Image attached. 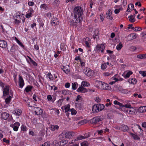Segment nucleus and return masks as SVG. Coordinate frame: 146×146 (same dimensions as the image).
Listing matches in <instances>:
<instances>
[{"mask_svg": "<svg viewBox=\"0 0 146 146\" xmlns=\"http://www.w3.org/2000/svg\"><path fill=\"white\" fill-rule=\"evenodd\" d=\"M33 88V87L31 86H27L25 88V90L27 92H29L31 91Z\"/></svg>", "mask_w": 146, "mask_h": 146, "instance_id": "30", "label": "nucleus"}, {"mask_svg": "<svg viewBox=\"0 0 146 146\" xmlns=\"http://www.w3.org/2000/svg\"><path fill=\"white\" fill-rule=\"evenodd\" d=\"M102 119L101 117L100 116L95 117L91 120V122L93 124H96L98 122L101 121Z\"/></svg>", "mask_w": 146, "mask_h": 146, "instance_id": "6", "label": "nucleus"}, {"mask_svg": "<svg viewBox=\"0 0 146 146\" xmlns=\"http://www.w3.org/2000/svg\"><path fill=\"white\" fill-rule=\"evenodd\" d=\"M3 142H5L7 144H8L9 143V140H7L6 138H3Z\"/></svg>", "mask_w": 146, "mask_h": 146, "instance_id": "60", "label": "nucleus"}, {"mask_svg": "<svg viewBox=\"0 0 146 146\" xmlns=\"http://www.w3.org/2000/svg\"><path fill=\"white\" fill-rule=\"evenodd\" d=\"M34 2L33 1H29L28 2V4L29 6H33L34 5Z\"/></svg>", "mask_w": 146, "mask_h": 146, "instance_id": "63", "label": "nucleus"}, {"mask_svg": "<svg viewBox=\"0 0 146 146\" xmlns=\"http://www.w3.org/2000/svg\"><path fill=\"white\" fill-rule=\"evenodd\" d=\"M104 105L98 104L94 105L92 107V111L94 113H98L102 110L104 108Z\"/></svg>", "mask_w": 146, "mask_h": 146, "instance_id": "2", "label": "nucleus"}, {"mask_svg": "<svg viewBox=\"0 0 146 146\" xmlns=\"http://www.w3.org/2000/svg\"><path fill=\"white\" fill-rule=\"evenodd\" d=\"M134 31H140L142 29L141 28V27H135V28H134V29H133Z\"/></svg>", "mask_w": 146, "mask_h": 146, "instance_id": "48", "label": "nucleus"}, {"mask_svg": "<svg viewBox=\"0 0 146 146\" xmlns=\"http://www.w3.org/2000/svg\"><path fill=\"white\" fill-rule=\"evenodd\" d=\"M84 137L83 136L81 135H79L76 138L74 139L75 141L80 140L83 139H84Z\"/></svg>", "mask_w": 146, "mask_h": 146, "instance_id": "36", "label": "nucleus"}, {"mask_svg": "<svg viewBox=\"0 0 146 146\" xmlns=\"http://www.w3.org/2000/svg\"><path fill=\"white\" fill-rule=\"evenodd\" d=\"M82 99V98L81 96L79 95H78L77 96V98L76 99V101H78V100H81Z\"/></svg>", "mask_w": 146, "mask_h": 146, "instance_id": "56", "label": "nucleus"}, {"mask_svg": "<svg viewBox=\"0 0 146 146\" xmlns=\"http://www.w3.org/2000/svg\"><path fill=\"white\" fill-rule=\"evenodd\" d=\"M13 113L16 115H19L21 114L22 111L21 110L19 109H16L13 111Z\"/></svg>", "mask_w": 146, "mask_h": 146, "instance_id": "20", "label": "nucleus"}, {"mask_svg": "<svg viewBox=\"0 0 146 146\" xmlns=\"http://www.w3.org/2000/svg\"><path fill=\"white\" fill-rule=\"evenodd\" d=\"M27 128L26 126L24 125H22L21 127V129L22 131H26V130Z\"/></svg>", "mask_w": 146, "mask_h": 146, "instance_id": "61", "label": "nucleus"}, {"mask_svg": "<svg viewBox=\"0 0 146 146\" xmlns=\"http://www.w3.org/2000/svg\"><path fill=\"white\" fill-rule=\"evenodd\" d=\"M47 76L51 80H53V77L52 76V75L50 73H48L47 74Z\"/></svg>", "mask_w": 146, "mask_h": 146, "instance_id": "44", "label": "nucleus"}, {"mask_svg": "<svg viewBox=\"0 0 146 146\" xmlns=\"http://www.w3.org/2000/svg\"><path fill=\"white\" fill-rule=\"evenodd\" d=\"M7 46V42L4 40H0V47L3 48H5Z\"/></svg>", "mask_w": 146, "mask_h": 146, "instance_id": "14", "label": "nucleus"}, {"mask_svg": "<svg viewBox=\"0 0 146 146\" xmlns=\"http://www.w3.org/2000/svg\"><path fill=\"white\" fill-rule=\"evenodd\" d=\"M63 99H60L57 102L58 104L60 106H61L62 104V102L63 101Z\"/></svg>", "mask_w": 146, "mask_h": 146, "instance_id": "55", "label": "nucleus"}, {"mask_svg": "<svg viewBox=\"0 0 146 146\" xmlns=\"http://www.w3.org/2000/svg\"><path fill=\"white\" fill-rule=\"evenodd\" d=\"M47 98L48 101H51L52 102V98L51 95H48L47 97Z\"/></svg>", "mask_w": 146, "mask_h": 146, "instance_id": "57", "label": "nucleus"}, {"mask_svg": "<svg viewBox=\"0 0 146 146\" xmlns=\"http://www.w3.org/2000/svg\"><path fill=\"white\" fill-rule=\"evenodd\" d=\"M94 35H93V38L96 40L99 38V31L98 29H96L94 32Z\"/></svg>", "mask_w": 146, "mask_h": 146, "instance_id": "12", "label": "nucleus"}, {"mask_svg": "<svg viewBox=\"0 0 146 146\" xmlns=\"http://www.w3.org/2000/svg\"><path fill=\"white\" fill-rule=\"evenodd\" d=\"M129 108L127 111V112L128 113L131 114H134L135 113V110L132 107H131L130 105L128 104L125 105L124 108Z\"/></svg>", "mask_w": 146, "mask_h": 146, "instance_id": "3", "label": "nucleus"}, {"mask_svg": "<svg viewBox=\"0 0 146 146\" xmlns=\"http://www.w3.org/2000/svg\"><path fill=\"white\" fill-rule=\"evenodd\" d=\"M70 112H71L72 115H74L76 113V111L74 109H72L70 111Z\"/></svg>", "mask_w": 146, "mask_h": 146, "instance_id": "43", "label": "nucleus"}, {"mask_svg": "<svg viewBox=\"0 0 146 146\" xmlns=\"http://www.w3.org/2000/svg\"><path fill=\"white\" fill-rule=\"evenodd\" d=\"M72 88L73 90H75L76 89V84L75 83H72Z\"/></svg>", "mask_w": 146, "mask_h": 146, "instance_id": "54", "label": "nucleus"}, {"mask_svg": "<svg viewBox=\"0 0 146 146\" xmlns=\"http://www.w3.org/2000/svg\"><path fill=\"white\" fill-rule=\"evenodd\" d=\"M90 85L89 83L87 82L82 81L81 83V86H88Z\"/></svg>", "mask_w": 146, "mask_h": 146, "instance_id": "35", "label": "nucleus"}, {"mask_svg": "<svg viewBox=\"0 0 146 146\" xmlns=\"http://www.w3.org/2000/svg\"><path fill=\"white\" fill-rule=\"evenodd\" d=\"M105 46L104 45L101 44L97 45L95 48V50L99 51H101L102 52H103Z\"/></svg>", "mask_w": 146, "mask_h": 146, "instance_id": "7", "label": "nucleus"}, {"mask_svg": "<svg viewBox=\"0 0 146 146\" xmlns=\"http://www.w3.org/2000/svg\"><path fill=\"white\" fill-rule=\"evenodd\" d=\"M17 49V46L16 45H14L11 47L10 49V51L12 52H14L16 51Z\"/></svg>", "mask_w": 146, "mask_h": 146, "instance_id": "23", "label": "nucleus"}, {"mask_svg": "<svg viewBox=\"0 0 146 146\" xmlns=\"http://www.w3.org/2000/svg\"><path fill=\"white\" fill-rule=\"evenodd\" d=\"M122 47V44L120 42L118 45H117V46H116V48L117 50H119L121 49V48Z\"/></svg>", "mask_w": 146, "mask_h": 146, "instance_id": "40", "label": "nucleus"}, {"mask_svg": "<svg viewBox=\"0 0 146 146\" xmlns=\"http://www.w3.org/2000/svg\"><path fill=\"white\" fill-rule=\"evenodd\" d=\"M122 127V130L123 132L127 131L128 130V127L126 125H121Z\"/></svg>", "mask_w": 146, "mask_h": 146, "instance_id": "29", "label": "nucleus"}, {"mask_svg": "<svg viewBox=\"0 0 146 146\" xmlns=\"http://www.w3.org/2000/svg\"><path fill=\"white\" fill-rule=\"evenodd\" d=\"M68 142L67 140H63L60 142V146H62L65 145Z\"/></svg>", "mask_w": 146, "mask_h": 146, "instance_id": "27", "label": "nucleus"}, {"mask_svg": "<svg viewBox=\"0 0 146 146\" xmlns=\"http://www.w3.org/2000/svg\"><path fill=\"white\" fill-rule=\"evenodd\" d=\"M21 22V20L19 19H15V23L17 24H18Z\"/></svg>", "mask_w": 146, "mask_h": 146, "instance_id": "53", "label": "nucleus"}, {"mask_svg": "<svg viewBox=\"0 0 146 146\" xmlns=\"http://www.w3.org/2000/svg\"><path fill=\"white\" fill-rule=\"evenodd\" d=\"M81 146H88L89 144L86 141H84L81 143Z\"/></svg>", "mask_w": 146, "mask_h": 146, "instance_id": "42", "label": "nucleus"}, {"mask_svg": "<svg viewBox=\"0 0 146 146\" xmlns=\"http://www.w3.org/2000/svg\"><path fill=\"white\" fill-rule=\"evenodd\" d=\"M9 93V89L7 87L3 89V94L4 95H7Z\"/></svg>", "mask_w": 146, "mask_h": 146, "instance_id": "24", "label": "nucleus"}, {"mask_svg": "<svg viewBox=\"0 0 146 146\" xmlns=\"http://www.w3.org/2000/svg\"><path fill=\"white\" fill-rule=\"evenodd\" d=\"M138 111L141 113L145 112L146 111V106L140 107L138 109Z\"/></svg>", "mask_w": 146, "mask_h": 146, "instance_id": "19", "label": "nucleus"}, {"mask_svg": "<svg viewBox=\"0 0 146 146\" xmlns=\"http://www.w3.org/2000/svg\"><path fill=\"white\" fill-rule=\"evenodd\" d=\"M70 86V84L68 82L66 83L65 84V86L66 88H69Z\"/></svg>", "mask_w": 146, "mask_h": 146, "instance_id": "62", "label": "nucleus"}, {"mask_svg": "<svg viewBox=\"0 0 146 146\" xmlns=\"http://www.w3.org/2000/svg\"><path fill=\"white\" fill-rule=\"evenodd\" d=\"M16 40L17 43L19 44L23 48L24 47V45L23 44L18 40L17 38H15Z\"/></svg>", "mask_w": 146, "mask_h": 146, "instance_id": "41", "label": "nucleus"}, {"mask_svg": "<svg viewBox=\"0 0 146 146\" xmlns=\"http://www.w3.org/2000/svg\"><path fill=\"white\" fill-rule=\"evenodd\" d=\"M74 19L76 21H78L80 23L82 21L83 11L82 7L80 6L75 7L74 9Z\"/></svg>", "mask_w": 146, "mask_h": 146, "instance_id": "1", "label": "nucleus"}, {"mask_svg": "<svg viewBox=\"0 0 146 146\" xmlns=\"http://www.w3.org/2000/svg\"><path fill=\"white\" fill-rule=\"evenodd\" d=\"M9 114L6 112L2 113L1 115V118L4 120H6L9 117Z\"/></svg>", "mask_w": 146, "mask_h": 146, "instance_id": "16", "label": "nucleus"}, {"mask_svg": "<svg viewBox=\"0 0 146 146\" xmlns=\"http://www.w3.org/2000/svg\"><path fill=\"white\" fill-rule=\"evenodd\" d=\"M130 134L132 136L134 139L137 140H139V138L137 135H135L132 133H130Z\"/></svg>", "mask_w": 146, "mask_h": 146, "instance_id": "39", "label": "nucleus"}, {"mask_svg": "<svg viewBox=\"0 0 146 146\" xmlns=\"http://www.w3.org/2000/svg\"><path fill=\"white\" fill-rule=\"evenodd\" d=\"M106 67V65L105 64H102L101 68L102 69H105Z\"/></svg>", "mask_w": 146, "mask_h": 146, "instance_id": "58", "label": "nucleus"}, {"mask_svg": "<svg viewBox=\"0 0 146 146\" xmlns=\"http://www.w3.org/2000/svg\"><path fill=\"white\" fill-rule=\"evenodd\" d=\"M112 13L111 10H109L107 13L106 17L108 19L112 20L113 19V17L111 16Z\"/></svg>", "mask_w": 146, "mask_h": 146, "instance_id": "13", "label": "nucleus"}, {"mask_svg": "<svg viewBox=\"0 0 146 146\" xmlns=\"http://www.w3.org/2000/svg\"><path fill=\"white\" fill-rule=\"evenodd\" d=\"M115 128L117 129L118 130H122V127L121 125V126H117L115 127Z\"/></svg>", "mask_w": 146, "mask_h": 146, "instance_id": "59", "label": "nucleus"}, {"mask_svg": "<svg viewBox=\"0 0 146 146\" xmlns=\"http://www.w3.org/2000/svg\"><path fill=\"white\" fill-rule=\"evenodd\" d=\"M84 136H83L84 137V139H85L86 138H87L90 136V135L87 133H85L84 134H83Z\"/></svg>", "mask_w": 146, "mask_h": 146, "instance_id": "46", "label": "nucleus"}, {"mask_svg": "<svg viewBox=\"0 0 146 146\" xmlns=\"http://www.w3.org/2000/svg\"><path fill=\"white\" fill-rule=\"evenodd\" d=\"M117 90L119 92H121L123 93H126L125 92V89H123L120 86H119L117 88Z\"/></svg>", "mask_w": 146, "mask_h": 146, "instance_id": "34", "label": "nucleus"}, {"mask_svg": "<svg viewBox=\"0 0 146 146\" xmlns=\"http://www.w3.org/2000/svg\"><path fill=\"white\" fill-rule=\"evenodd\" d=\"M122 9V8H120L118 9H116L114 11V12L115 14H117L119 13L120 11Z\"/></svg>", "mask_w": 146, "mask_h": 146, "instance_id": "52", "label": "nucleus"}, {"mask_svg": "<svg viewBox=\"0 0 146 146\" xmlns=\"http://www.w3.org/2000/svg\"><path fill=\"white\" fill-rule=\"evenodd\" d=\"M27 57L29 59H27L26 58V60L30 64L31 62L33 60H32V59L29 56H27Z\"/></svg>", "mask_w": 146, "mask_h": 146, "instance_id": "49", "label": "nucleus"}, {"mask_svg": "<svg viewBox=\"0 0 146 146\" xmlns=\"http://www.w3.org/2000/svg\"><path fill=\"white\" fill-rule=\"evenodd\" d=\"M34 110L35 114L37 115H41L43 112V110L40 108L35 107L34 108Z\"/></svg>", "mask_w": 146, "mask_h": 146, "instance_id": "8", "label": "nucleus"}, {"mask_svg": "<svg viewBox=\"0 0 146 146\" xmlns=\"http://www.w3.org/2000/svg\"><path fill=\"white\" fill-rule=\"evenodd\" d=\"M96 82L101 85V88L102 89L109 90L110 88L108 84L104 82L100 81H97Z\"/></svg>", "mask_w": 146, "mask_h": 146, "instance_id": "4", "label": "nucleus"}, {"mask_svg": "<svg viewBox=\"0 0 146 146\" xmlns=\"http://www.w3.org/2000/svg\"><path fill=\"white\" fill-rule=\"evenodd\" d=\"M66 135L65 131H63L62 133L60 135L59 137L60 139H63L64 137L66 138Z\"/></svg>", "mask_w": 146, "mask_h": 146, "instance_id": "32", "label": "nucleus"}, {"mask_svg": "<svg viewBox=\"0 0 146 146\" xmlns=\"http://www.w3.org/2000/svg\"><path fill=\"white\" fill-rule=\"evenodd\" d=\"M32 14V12H29L26 14V17L27 18H29L31 17Z\"/></svg>", "mask_w": 146, "mask_h": 146, "instance_id": "51", "label": "nucleus"}, {"mask_svg": "<svg viewBox=\"0 0 146 146\" xmlns=\"http://www.w3.org/2000/svg\"><path fill=\"white\" fill-rule=\"evenodd\" d=\"M11 97L9 96L5 99V102L7 104H9L11 100Z\"/></svg>", "mask_w": 146, "mask_h": 146, "instance_id": "28", "label": "nucleus"}, {"mask_svg": "<svg viewBox=\"0 0 146 146\" xmlns=\"http://www.w3.org/2000/svg\"><path fill=\"white\" fill-rule=\"evenodd\" d=\"M64 110H65V112L66 113V115L67 117L68 116V112L69 111L70 112V107L68 106H64Z\"/></svg>", "mask_w": 146, "mask_h": 146, "instance_id": "31", "label": "nucleus"}, {"mask_svg": "<svg viewBox=\"0 0 146 146\" xmlns=\"http://www.w3.org/2000/svg\"><path fill=\"white\" fill-rule=\"evenodd\" d=\"M63 66L62 68V69L63 70V71L64 72L66 73H68L70 71L69 69L68 68H69V67L68 66Z\"/></svg>", "mask_w": 146, "mask_h": 146, "instance_id": "26", "label": "nucleus"}, {"mask_svg": "<svg viewBox=\"0 0 146 146\" xmlns=\"http://www.w3.org/2000/svg\"><path fill=\"white\" fill-rule=\"evenodd\" d=\"M78 92L85 93L88 92V90L85 88L82 87V86L80 87L77 90Z\"/></svg>", "mask_w": 146, "mask_h": 146, "instance_id": "17", "label": "nucleus"}, {"mask_svg": "<svg viewBox=\"0 0 146 146\" xmlns=\"http://www.w3.org/2000/svg\"><path fill=\"white\" fill-rule=\"evenodd\" d=\"M128 81L131 84H135L137 83V80L135 78H132L129 79Z\"/></svg>", "mask_w": 146, "mask_h": 146, "instance_id": "22", "label": "nucleus"}, {"mask_svg": "<svg viewBox=\"0 0 146 146\" xmlns=\"http://www.w3.org/2000/svg\"><path fill=\"white\" fill-rule=\"evenodd\" d=\"M84 72L87 76H91V70L88 68H85L84 70Z\"/></svg>", "mask_w": 146, "mask_h": 146, "instance_id": "9", "label": "nucleus"}, {"mask_svg": "<svg viewBox=\"0 0 146 146\" xmlns=\"http://www.w3.org/2000/svg\"><path fill=\"white\" fill-rule=\"evenodd\" d=\"M19 125V123L18 122H16L14 125H13V130L15 131H17Z\"/></svg>", "mask_w": 146, "mask_h": 146, "instance_id": "21", "label": "nucleus"}, {"mask_svg": "<svg viewBox=\"0 0 146 146\" xmlns=\"http://www.w3.org/2000/svg\"><path fill=\"white\" fill-rule=\"evenodd\" d=\"M113 103L115 105H117L119 106H120V109L121 110L123 111V110L124 108V105H123L122 104L120 103L116 100L114 101Z\"/></svg>", "mask_w": 146, "mask_h": 146, "instance_id": "18", "label": "nucleus"}, {"mask_svg": "<svg viewBox=\"0 0 146 146\" xmlns=\"http://www.w3.org/2000/svg\"><path fill=\"white\" fill-rule=\"evenodd\" d=\"M66 138L70 139L72 137L74 136V133L73 131H66Z\"/></svg>", "mask_w": 146, "mask_h": 146, "instance_id": "10", "label": "nucleus"}, {"mask_svg": "<svg viewBox=\"0 0 146 146\" xmlns=\"http://www.w3.org/2000/svg\"><path fill=\"white\" fill-rule=\"evenodd\" d=\"M137 58L141 59L146 58V54L138 55H137Z\"/></svg>", "mask_w": 146, "mask_h": 146, "instance_id": "33", "label": "nucleus"}, {"mask_svg": "<svg viewBox=\"0 0 146 146\" xmlns=\"http://www.w3.org/2000/svg\"><path fill=\"white\" fill-rule=\"evenodd\" d=\"M139 73L140 74H141L143 77H145L146 76V71H140L139 72Z\"/></svg>", "mask_w": 146, "mask_h": 146, "instance_id": "50", "label": "nucleus"}, {"mask_svg": "<svg viewBox=\"0 0 146 146\" xmlns=\"http://www.w3.org/2000/svg\"><path fill=\"white\" fill-rule=\"evenodd\" d=\"M128 18L129 21L132 23L134 22L135 21V19L134 18V16L132 15H131L130 16H129Z\"/></svg>", "mask_w": 146, "mask_h": 146, "instance_id": "25", "label": "nucleus"}, {"mask_svg": "<svg viewBox=\"0 0 146 146\" xmlns=\"http://www.w3.org/2000/svg\"><path fill=\"white\" fill-rule=\"evenodd\" d=\"M52 131H54L55 129H58L59 126L57 125H52L50 127Z\"/></svg>", "mask_w": 146, "mask_h": 146, "instance_id": "37", "label": "nucleus"}, {"mask_svg": "<svg viewBox=\"0 0 146 146\" xmlns=\"http://www.w3.org/2000/svg\"><path fill=\"white\" fill-rule=\"evenodd\" d=\"M51 23L52 25L55 26L58 24L59 22L57 18H53L52 19Z\"/></svg>", "mask_w": 146, "mask_h": 146, "instance_id": "15", "label": "nucleus"}, {"mask_svg": "<svg viewBox=\"0 0 146 146\" xmlns=\"http://www.w3.org/2000/svg\"><path fill=\"white\" fill-rule=\"evenodd\" d=\"M19 82L20 87L22 88L24 85V82L23 79L21 76H19Z\"/></svg>", "mask_w": 146, "mask_h": 146, "instance_id": "11", "label": "nucleus"}, {"mask_svg": "<svg viewBox=\"0 0 146 146\" xmlns=\"http://www.w3.org/2000/svg\"><path fill=\"white\" fill-rule=\"evenodd\" d=\"M68 21L69 24L70 26L73 27L75 26V27H77L78 21H76L75 19H74V20H73L72 19L69 18H68Z\"/></svg>", "mask_w": 146, "mask_h": 146, "instance_id": "5", "label": "nucleus"}, {"mask_svg": "<svg viewBox=\"0 0 146 146\" xmlns=\"http://www.w3.org/2000/svg\"><path fill=\"white\" fill-rule=\"evenodd\" d=\"M132 74V72L131 71H129L124 76V77L125 78H128L130 75Z\"/></svg>", "mask_w": 146, "mask_h": 146, "instance_id": "38", "label": "nucleus"}, {"mask_svg": "<svg viewBox=\"0 0 146 146\" xmlns=\"http://www.w3.org/2000/svg\"><path fill=\"white\" fill-rule=\"evenodd\" d=\"M41 146H50V144L46 142L43 144Z\"/></svg>", "mask_w": 146, "mask_h": 146, "instance_id": "64", "label": "nucleus"}, {"mask_svg": "<svg viewBox=\"0 0 146 146\" xmlns=\"http://www.w3.org/2000/svg\"><path fill=\"white\" fill-rule=\"evenodd\" d=\"M40 7L41 8H43L46 10L47 8V6L45 4H43L41 5H40Z\"/></svg>", "mask_w": 146, "mask_h": 146, "instance_id": "47", "label": "nucleus"}, {"mask_svg": "<svg viewBox=\"0 0 146 146\" xmlns=\"http://www.w3.org/2000/svg\"><path fill=\"white\" fill-rule=\"evenodd\" d=\"M17 74L16 72L13 73V77L14 78V80L15 83L17 82Z\"/></svg>", "mask_w": 146, "mask_h": 146, "instance_id": "45", "label": "nucleus"}]
</instances>
